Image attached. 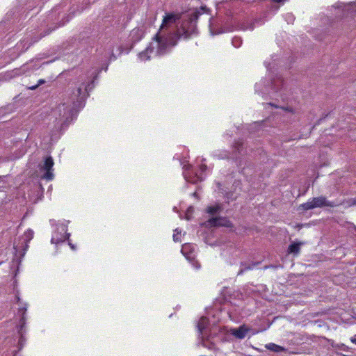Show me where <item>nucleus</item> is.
Returning <instances> with one entry per match:
<instances>
[{"mask_svg": "<svg viewBox=\"0 0 356 356\" xmlns=\"http://www.w3.org/2000/svg\"><path fill=\"white\" fill-rule=\"evenodd\" d=\"M312 201L313 205L314 206V208L323 207H334L338 205L337 204H335L333 202L327 200L326 197L323 196L314 197L312 199Z\"/></svg>", "mask_w": 356, "mask_h": 356, "instance_id": "5", "label": "nucleus"}, {"mask_svg": "<svg viewBox=\"0 0 356 356\" xmlns=\"http://www.w3.org/2000/svg\"><path fill=\"white\" fill-rule=\"evenodd\" d=\"M154 47L152 46V44H150L145 50L143 51L142 52L139 53L138 57L141 60H147L150 58L149 54L153 52Z\"/></svg>", "mask_w": 356, "mask_h": 356, "instance_id": "12", "label": "nucleus"}, {"mask_svg": "<svg viewBox=\"0 0 356 356\" xmlns=\"http://www.w3.org/2000/svg\"><path fill=\"white\" fill-rule=\"evenodd\" d=\"M112 57H113L114 59H115V58H116V57L115 56V55H114L113 54H112Z\"/></svg>", "mask_w": 356, "mask_h": 356, "instance_id": "31", "label": "nucleus"}, {"mask_svg": "<svg viewBox=\"0 0 356 356\" xmlns=\"http://www.w3.org/2000/svg\"><path fill=\"white\" fill-rule=\"evenodd\" d=\"M221 210L222 207L220 204L209 206L207 208V212L211 216L216 215L218 212H219Z\"/></svg>", "mask_w": 356, "mask_h": 356, "instance_id": "16", "label": "nucleus"}, {"mask_svg": "<svg viewBox=\"0 0 356 356\" xmlns=\"http://www.w3.org/2000/svg\"><path fill=\"white\" fill-rule=\"evenodd\" d=\"M209 11L206 6H201L190 13H165L159 31L153 38L156 43V55L163 56L170 52L180 39L188 40L197 35V19L200 15Z\"/></svg>", "mask_w": 356, "mask_h": 356, "instance_id": "1", "label": "nucleus"}, {"mask_svg": "<svg viewBox=\"0 0 356 356\" xmlns=\"http://www.w3.org/2000/svg\"><path fill=\"white\" fill-rule=\"evenodd\" d=\"M173 238H174V241H178V238H177V235H176V234H174V235H173Z\"/></svg>", "mask_w": 356, "mask_h": 356, "instance_id": "27", "label": "nucleus"}, {"mask_svg": "<svg viewBox=\"0 0 356 356\" xmlns=\"http://www.w3.org/2000/svg\"><path fill=\"white\" fill-rule=\"evenodd\" d=\"M54 160L51 156L46 157L44 159V165L42 169L46 170V172L43 175V178L47 180H51L54 178V174L51 172L54 166Z\"/></svg>", "mask_w": 356, "mask_h": 356, "instance_id": "4", "label": "nucleus"}, {"mask_svg": "<svg viewBox=\"0 0 356 356\" xmlns=\"http://www.w3.org/2000/svg\"><path fill=\"white\" fill-rule=\"evenodd\" d=\"M27 239H24L23 241L21 243V245H19L20 243L18 244H16V243H14V248L15 249L16 252H19V249L21 248H24V250H26V249L28 248L27 242L28 241L31 240L33 235V232L31 230H29L27 232L25 233Z\"/></svg>", "mask_w": 356, "mask_h": 356, "instance_id": "10", "label": "nucleus"}, {"mask_svg": "<svg viewBox=\"0 0 356 356\" xmlns=\"http://www.w3.org/2000/svg\"><path fill=\"white\" fill-rule=\"evenodd\" d=\"M186 248V246H184V247L182 248V249H181V252H182L183 254H185V253H184V250H185Z\"/></svg>", "mask_w": 356, "mask_h": 356, "instance_id": "29", "label": "nucleus"}, {"mask_svg": "<svg viewBox=\"0 0 356 356\" xmlns=\"http://www.w3.org/2000/svg\"><path fill=\"white\" fill-rule=\"evenodd\" d=\"M241 44H242V40L241 39V38L234 37L232 39V44L235 47H239L241 45Z\"/></svg>", "mask_w": 356, "mask_h": 356, "instance_id": "19", "label": "nucleus"}, {"mask_svg": "<svg viewBox=\"0 0 356 356\" xmlns=\"http://www.w3.org/2000/svg\"><path fill=\"white\" fill-rule=\"evenodd\" d=\"M273 1H275V2H280V1H282V0H273Z\"/></svg>", "mask_w": 356, "mask_h": 356, "instance_id": "30", "label": "nucleus"}, {"mask_svg": "<svg viewBox=\"0 0 356 356\" xmlns=\"http://www.w3.org/2000/svg\"><path fill=\"white\" fill-rule=\"evenodd\" d=\"M145 33V31L143 26L135 28L130 33V40L133 44H135L144 37Z\"/></svg>", "mask_w": 356, "mask_h": 356, "instance_id": "7", "label": "nucleus"}, {"mask_svg": "<svg viewBox=\"0 0 356 356\" xmlns=\"http://www.w3.org/2000/svg\"><path fill=\"white\" fill-rule=\"evenodd\" d=\"M207 323V318L204 317H202L200 319L198 323H197V328L200 332H202V330L205 328Z\"/></svg>", "mask_w": 356, "mask_h": 356, "instance_id": "18", "label": "nucleus"}, {"mask_svg": "<svg viewBox=\"0 0 356 356\" xmlns=\"http://www.w3.org/2000/svg\"><path fill=\"white\" fill-rule=\"evenodd\" d=\"M248 331H249V329L243 325L240 326L238 328L231 329L230 333L232 335L235 337L236 339H243L246 337Z\"/></svg>", "mask_w": 356, "mask_h": 356, "instance_id": "9", "label": "nucleus"}, {"mask_svg": "<svg viewBox=\"0 0 356 356\" xmlns=\"http://www.w3.org/2000/svg\"><path fill=\"white\" fill-rule=\"evenodd\" d=\"M266 348L275 353H280L284 351L285 349L284 347L277 345L273 343H270L266 345Z\"/></svg>", "mask_w": 356, "mask_h": 356, "instance_id": "15", "label": "nucleus"}, {"mask_svg": "<svg viewBox=\"0 0 356 356\" xmlns=\"http://www.w3.org/2000/svg\"><path fill=\"white\" fill-rule=\"evenodd\" d=\"M192 195H193V197H195L197 198V199L199 198V197H198V194H197V192H194V193L192 194Z\"/></svg>", "mask_w": 356, "mask_h": 356, "instance_id": "26", "label": "nucleus"}, {"mask_svg": "<svg viewBox=\"0 0 356 356\" xmlns=\"http://www.w3.org/2000/svg\"><path fill=\"white\" fill-rule=\"evenodd\" d=\"M242 145H243V143H242L241 141H239V140H238V141H236V142L235 143V147H236V150H237L238 152H240V151H241V147H242Z\"/></svg>", "mask_w": 356, "mask_h": 356, "instance_id": "21", "label": "nucleus"}, {"mask_svg": "<svg viewBox=\"0 0 356 356\" xmlns=\"http://www.w3.org/2000/svg\"><path fill=\"white\" fill-rule=\"evenodd\" d=\"M254 22H251L248 26H245L244 29H248L250 30L254 29Z\"/></svg>", "mask_w": 356, "mask_h": 356, "instance_id": "23", "label": "nucleus"}, {"mask_svg": "<svg viewBox=\"0 0 356 356\" xmlns=\"http://www.w3.org/2000/svg\"><path fill=\"white\" fill-rule=\"evenodd\" d=\"M348 206H355V205H356V197L355 198L350 199L348 201Z\"/></svg>", "mask_w": 356, "mask_h": 356, "instance_id": "22", "label": "nucleus"}, {"mask_svg": "<svg viewBox=\"0 0 356 356\" xmlns=\"http://www.w3.org/2000/svg\"><path fill=\"white\" fill-rule=\"evenodd\" d=\"M70 236V234L69 233L65 234V235H61L60 236H58L57 234L56 236H52L51 241L52 243L58 244L60 243H63L66 240L69 241Z\"/></svg>", "mask_w": 356, "mask_h": 356, "instance_id": "14", "label": "nucleus"}, {"mask_svg": "<svg viewBox=\"0 0 356 356\" xmlns=\"http://www.w3.org/2000/svg\"><path fill=\"white\" fill-rule=\"evenodd\" d=\"M73 95L76 97V100L73 99L71 102L64 103L59 105L54 113L59 112V120L62 125L70 122L72 120V116L76 110L82 108L84 105V102L88 96V90H75Z\"/></svg>", "mask_w": 356, "mask_h": 356, "instance_id": "2", "label": "nucleus"}, {"mask_svg": "<svg viewBox=\"0 0 356 356\" xmlns=\"http://www.w3.org/2000/svg\"><path fill=\"white\" fill-rule=\"evenodd\" d=\"M341 348H342L343 350H347V346H346L344 344H342V346H341Z\"/></svg>", "mask_w": 356, "mask_h": 356, "instance_id": "28", "label": "nucleus"}, {"mask_svg": "<svg viewBox=\"0 0 356 356\" xmlns=\"http://www.w3.org/2000/svg\"><path fill=\"white\" fill-rule=\"evenodd\" d=\"M300 207L302 208V210H305V211L314 209V206L313 205L312 200H309L308 202H307L304 204H302L300 206Z\"/></svg>", "mask_w": 356, "mask_h": 356, "instance_id": "17", "label": "nucleus"}, {"mask_svg": "<svg viewBox=\"0 0 356 356\" xmlns=\"http://www.w3.org/2000/svg\"><path fill=\"white\" fill-rule=\"evenodd\" d=\"M26 312V307H22L19 308L18 312L21 315V318L19 320L20 325L18 329V334L20 336L19 343H21L22 341H23L24 340V333L25 331H24V328L25 323H26V318H25Z\"/></svg>", "mask_w": 356, "mask_h": 356, "instance_id": "6", "label": "nucleus"}, {"mask_svg": "<svg viewBox=\"0 0 356 356\" xmlns=\"http://www.w3.org/2000/svg\"><path fill=\"white\" fill-rule=\"evenodd\" d=\"M303 243L301 242L292 243L291 244L289 245V246L288 248V250H287L288 253L289 254H294L295 255L298 254L300 251V246Z\"/></svg>", "mask_w": 356, "mask_h": 356, "instance_id": "13", "label": "nucleus"}, {"mask_svg": "<svg viewBox=\"0 0 356 356\" xmlns=\"http://www.w3.org/2000/svg\"><path fill=\"white\" fill-rule=\"evenodd\" d=\"M99 72L96 70H92L88 72V81L83 82L84 89H92L95 87V80L97 79Z\"/></svg>", "mask_w": 356, "mask_h": 356, "instance_id": "8", "label": "nucleus"}, {"mask_svg": "<svg viewBox=\"0 0 356 356\" xmlns=\"http://www.w3.org/2000/svg\"><path fill=\"white\" fill-rule=\"evenodd\" d=\"M44 83H45V81L44 79H40L38 81V84L32 86H29L27 88V89H37L40 86H41L42 84H43Z\"/></svg>", "mask_w": 356, "mask_h": 356, "instance_id": "20", "label": "nucleus"}, {"mask_svg": "<svg viewBox=\"0 0 356 356\" xmlns=\"http://www.w3.org/2000/svg\"><path fill=\"white\" fill-rule=\"evenodd\" d=\"M260 264L259 261L252 262L251 264L247 262H241V269L238 273V275H242L244 272L253 269V268Z\"/></svg>", "mask_w": 356, "mask_h": 356, "instance_id": "11", "label": "nucleus"}, {"mask_svg": "<svg viewBox=\"0 0 356 356\" xmlns=\"http://www.w3.org/2000/svg\"><path fill=\"white\" fill-rule=\"evenodd\" d=\"M351 342L356 344V334H355L350 339Z\"/></svg>", "mask_w": 356, "mask_h": 356, "instance_id": "25", "label": "nucleus"}, {"mask_svg": "<svg viewBox=\"0 0 356 356\" xmlns=\"http://www.w3.org/2000/svg\"><path fill=\"white\" fill-rule=\"evenodd\" d=\"M68 241H69L68 244L70 246V248H72V250H75L76 246L74 244H72V243H70V240Z\"/></svg>", "mask_w": 356, "mask_h": 356, "instance_id": "24", "label": "nucleus"}, {"mask_svg": "<svg viewBox=\"0 0 356 356\" xmlns=\"http://www.w3.org/2000/svg\"><path fill=\"white\" fill-rule=\"evenodd\" d=\"M207 227L211 228L216 227H230L232 225L231 222L224 217H213L204 222Z\"/></svg>", "mask_w": 356, "mask_h": 356, "instance_id": "3", "label": "nucleus"}]
</instances>
